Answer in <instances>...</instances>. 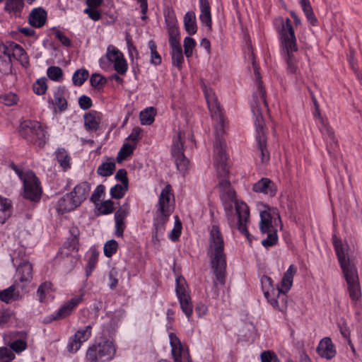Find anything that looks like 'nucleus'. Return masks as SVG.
<instances>
[{
  "label": "nucleus",
  "mask_w": 362,
  "mask_h": 362,
  "mask_svg": "<svg viewBox=\"0 0 362 362\" xmlns=\"http://www.w3.org/2000/svg\"><path fill=\"white\" fill-rule=\"evenodd\" d=\"M204 95L211 117L216 122L215 126L214 162L219 177H226L229 173L226 153V144L223 138L225 132L226 119L217 97L211 89L204 87Z\"/></svg>",
  "instance_id": "1"
},
{
  "label": "nucleus",
  "mask_w": 362,
  "mask_h": 362,
  "mask_svg": "<svg viewBox=\"0 0 362 362\" xmlns=\"http://www.w3.org/2000/svg\"><path fill=\"white\" fill-rule=\"evenodd\" d=\"M255 74L257 76V89L253 93L251 103L252 111L255 117V124L256 127V154L260 158L262 164H267L270 159V153L267 148V136L265 122L262 114V105L267 107L266 101V91L262 86L259 73L253 62Z\"/></svg>",
  "instance_id": "2"
},
{
  "label": "nucleus",
  "mask_w": 362,
  "mask_h": 362,
  "mask_svg": "<svg viewBox=\"0 0 362 362\" xmlns=\"http://www.w3.org/2000/svg\"><path fill=\"white\" fill-rule=\"evenodd\" d=\"M218 188L219 189L220 198L230 226L233 227L234 225V216L233 215V204L234 203L238 218L237 228L249 241H251V235L247 228V223L250 218V209L248 206L245 202L236 199L235 192L228 180L225 178L221 179L218 184Z\"/></svg>",
  "instance_id": "3"
},
{
  "label": "nucleus",
  "mask_w": 362,
  "mask_h": 362,
  "mask_svg": "<svg viewBox=\"0 0 362 362\" xmlns=\"http://www.w3.org/2000/svg\"><path fill=\"white\" fill-rule=\"evenodd\" d=\"M208 255L216 276L214 286H223L226 282V255L224 252L223 235L217 225H213L209 230Z\"/></svg>",
  "instance_id": "4"
},
{
  "label": "nucleus",
  "mask_w": 362,
  "mask_h": 362,
  "mask_svg": "<svg viewBox=\"0 0 362 362\" xmlns=\"http://www.w3.org/2000/svg\"><path fill=\"white\" fill-rule=\"evenodd\" d=\"M297 269L293 265L289 266L282 278L281 286L274 288L272 279L266 275L261 278V284L265 298L271 305L277 310L284 312L287 308L286 293L291 289L293 276Z\"/></svg>",
  "instance_id": "5"
},
{
  "label": "nucleus",
  "mask_w": 362,
  "mask_h": 362,
  "mask_svg": "<svg viewBox=\"0 0 362 362\" xmlns=\"http://www.w3.org/2000/svg\"><path fill=\"white\" fill-rule=\"evenodd\" d=\"M281 26L278 28L282 52L290 74H297L298 71V59L294 53L298 51L295 32L289 18L280 19Z\"/></svg>",
  "instance_id": "6"
},
{
  "label": "nucleus",
  "mask_w": 362,
  "mask_h": 362,
  "mask_svg": "<svg viewBox=\"0 0 362 362\" xmlns=\"http://www.w3.org/2000/svg\"><path fill=\"white\" fill-rule=\"evenodd\" d=\"M171 197H173L171 185L168 184L162 189L159 196L158 202L156 204L152 235V241L154 244L159 243V236L163 235L165 233V224L168 221L169 217L172 213V209L169 204Z\"/></svg>",
  "instance_id": "7"
},
{
  "label": "nucleus",
  "mask_w": 362,
  "mask_h": 362,
  "mask_svg": "<svg viewBox=\"0 0 362 362\" xmlns=\"http://www.w3.org/2000/svg\"><path fill=\"white\" fill-rule=\"evenodd\" d=\"M21 137L28 142L42 148L47 140V132L37 121L26 119L21 122L18 129Z\"/></svg>",
  "instance_id": "8"
},
{
  "label": "nucleus",
  "mask_w": 362,
  "mask_h": 362,
  "mask_svg": "<svg viewBox=\"0 0 362 362\" xmlns=\"http://www.w3.org/2000/svg\"><path fill=\"white\" fill-rule=\"evenodd\" d=\"M116 347L112 341L105 340L88 347L86 359L90 362H107L115 356Z\"/></svg>",
  "instance_id": "9"
},
{
  "label": "nucleus",
  "mask_w": 362,
  "mask_h": 362,
  "mask_svg": "<svg viewBox=\"0 0 362 362\" xmlns=\"http://www.w3.org/2000/svg\"><path fill=\"white\" fill-rule=\"evenodd\" d=\"M23 183V197L30 202H38L41 199L42 190L35 174L31 170L26 171Z\"/></svg>",
  "instance_id": "10"
},
{
  "label": "nucleus",
  "mask_w": 362,
  "mask_h": 362,
  "mask_svg": "<svg viewBox=\"0 0 362 362\" xmlns=\"http://www.w3.org/2000/svg\"><path fill=\"white\" fill-rule=\"evenodd\" d=\"M184 134L179 132L173 139L171 146V154L175 159L177 169L182 173H185L189 167V160L184 155V141L182 139Z\"/></svg>",
  "instance_id": "11"
},
{
  "label": "nucleus",
  "mask_w": 362,
  "mask_h": 362,
  "mask_svg": "<svg viewBox=\"0 0 362 362\" xmlns=\"http://www.w3.org/2000/svg\"><path fill=\"white\" fill-rule=\"evenodd\" d=\"M264 210L260 212L259 229L262 233L272 230H277L276 226L279 224L281 228L283 227L281 216L276 209H273L272 211Z\"/></svg>",
  "instance_id": "12"
},
{
  "label": "nucleus",
  "mask_w": 362,
  "mask_h": 362,
  "mask_svg": "<svg viewBox=\"0 0 362 362\" xmlns=\"http://www.w3.org/2000/svg\"><path fill=\"white\" fill-rule=\"evenodd\" d=\"M69 237L64 243L61 251L57 254V258L60 259L64 256L68 257L71 252H77L79 245V228L74 225L70 226L69 229Z\"/></svg>",
  "instance_id": "13"
},
{
  "label": "nucleus",
  "mask_w": 362,
  "mask_h": 362,
  "mask_svg": "<svg viewBox=\"0 0 362 362\" xmlns=\"http://www.w3.org/2000/svg\"><path fill=\"white\" fill-rule=\"evenodd\" d=\"M169 339L171 346V354L174 362H183V360L185 358L188 362H191L192 359L188 349L185 347L176 334L173 332L170 333Z\"/></svg>",
  "instance_id": "14"
},
{
  "label": "nucleus",
  "mask_w": 362,
  "mask_h": 362,
  "mask_svg": "<svg viewBox=\"0 0 362 362\" xmlns=\"http://www.w3.org/2000/svg\"><path fill=\"white\" fill-rule=\"evenodd\" d=\"M106 57L110 62L114 64V69L118 74L124 75L128 69V64L123 54L112 45L107 47Z\"/></svg>",
  "instance_id": "15"
},
{
  "label": "nucleus",
  "mask_w": 362,
  "mask_h": 362,
  "mask_svg": "<svg viewBox=\"0 0 362 362\" xmlns=\"http://www.w3.org/2000/svg\"><path fill=\"white\" fill-rule=\"evenodd\" d=\"M348 284L349 297L353 301H356L361 296V287L356 267L350 268L349 270L343 272Z\"/></svg>",
  "instance_id": "16"
},
{
  "label": "nucleus",
  "mask_w": 362,
  "mask_h": 362,
  "mask_svg": "<svg viewBox=\"0 0 362 362\" xmlns=\"http://www.w3.org/2000/svg\"><path fill=\"white\" fill-rule=\"evenodd\" d=\"M332 243L343 272H346V269L349 270L350 268L356 267L354 264H351L347 251L344 247L341 240L337 238L336 235H334L332 236Z\"/></svg>",
  "instance_id": "17"
},
{
  "label": "nucleus",
  "mask_w": 362,
  "mask_h": 362,
  "mask_svg": "<svg viewBox=\"0 0 362 362\" xmlns=\"http://www.w3.org/2000/svg\"><path fill=\"white\" fill-rule=\"evenodd\" d=\"M84 293L80 291V293L73 296L70 300L65 302L56 312L57 317L63 320L70 316L77 306L83 300Z\"/></svg>",
  "instance_id": "18"
},
{
  "label": "nucleus",
  "mask_w": 362,
  "mask_h": 362,
  "mask_svg": "<svg viewBox=\"0 0 362 362\" xmlns=\"http://www.w3.org/2000/svg\"><path fill=\"white\" fill-rule=\"evenodd\" d=\"M19 288L23 290L24 285H21L18 281H15L8 288L0 291V300L7 304L19 300L23 297Z\"/></svg>",
  "instance_id": "19"
},
{
  "label": "nucleus",
  "mask_w": 362,
  "mask_h": 362,
  "mask_svg": "<svg viewBox=\"0 0 362 362\" xmlns=\"http://www.w3.org/2000/svg\"><path fill=\"white\" fill-rule=\"evenodd\" d=\"M33 279V265L28 261L21 262L16 269V279L24 287Z\"/></svg>",
  "instance_id": "20"
},
{
  "label": "nucleus",
  "mask_w": 362,
  "mask_h": 362,
  "mask_svg": "<svg viewBox=\"0 0 362 362\" xmlns=\"http://www.w3.org/2000/svg\"><path fill=\"white\" fill-rule=\"evenodd\" d=\"M317 352L321 357L328 360L335 356L336 348L330 337H324L320 340L317 347Z\"/></svg>",
  "instance_id": "21"
},
{
  "label": "nucleus",
  "mask_w": 362,
  "mask_h": 362,
  "mask_svg": "<svg viewBox=\"0 0 362 362\" xmlns=\"http://www.w3.org/2000/svg\"><path fill=\"white\" fill-rule=\"evenodd\" d=\"M90 191V185L88 182H82L74 187L69 194L79 206L88 197Z\"/></svg>",
  "instance_id": "22"
},
{
  "label": "nucleus",
  "mask_w": 362,
  "mask_h": 362,
  "mask_svg": "<svg viewBox=\"0 0 362 362\" xmlns=\"http://www.w3.org/2000/svg\"><path fill=\"white\" fill-rule=\"evenodd\" d=\"M169 44L171 48L172 63L180 69L184 62V57L180 43V37L169 39Z\"/></svg>",
  "instance_id": "23"
},
{
  "label": "nucleus",
  "mask_w": 362,
  "mask_h": 362,
  "mask_svg": "<svg viewBox=\"0 0 362 362\" xmlns=\"http://www.w3.org/2000/svg\"><path fill=\"white\" fill-rule=\"evenodd\" d=\"M102 117V113L95 110H91L86 113L83 116V119L86 130L88 132H96L99 129Z\"/></svg>",
  "instance_id": "24"
},
{
  "label": "nucleus",
  "mask_w": 362,
  "mask_h": 362,
  "mask_svg": "<svg viewBox=\"0 0 362 362\" xmlns=\"http://www.w3.org/2000/svg\"><path fill=\"white\" fill-rule=\"evenodd\" d=\"M8 47L11 57L13 56L23 67L28 68L30 66V61L25 50L20 45L13 42Z\"/></svg>",
  "instance_id": "25"
},
{
  "label": "nucleus",
  "mask_w": 362,
  "mask_h": 362,
  "mask_svg": "<svg viewBox=\"0 0 362 362\" xmlns=\"http://www.w3.org/2000/svg\"><path fill=\"white\" fill-rule=\"evenodd\" d=\"M12 64L8 45L0 44V72L4 74L11 71Z\"/></svg>",
  "instance_id": "26"
},
{
  "label": "nucleus",
  "mask_w": 362,
  "mask_h": 362,
  "mask_svg": "<svg viewBox=\"0 0 362 362\" xmlns=\"http://www.w3.org/2000/svg\"><path fill=\"white\" fill-rule=\"evenodd\" d=\"M164 16L169 39L178 38L179 30L177 27V21L174 11L168 10L165 12Z\"/></svg>",
  "instance_id": "27"
},
{
  "label": "nucleus",
  "mask_w": 362,
  "mask_h": 362,
  "mask_svg": "<svg viewBox=\"0 0 362 362\" xmlns=\"http://www.w3.org/2000/svg\"><path fill=\"white\" fill-rule=\"evenodd\" d=\"M71 196V194L66 193L57 202L56 210L59 214L69 212L78 206Z\"/></svg>",
  "instance_id": "28"
},
{
  "label": "nucleus",
  "mask_w": 362,
  "mask_h": 362,
  "mask_svg": "<svg viewBox=\"0 0 362 362\" xmlns=\"http://www.w3.org/2000/svg\"><path fill=\"white\" fill-rule=\"evenodd\" d=\"M255 192L264 193L274 196L276 193V188L269 178L263 177L257 182L252 187Z\"/></svg>",
  "instance_id": "29"
},
{
  "label": "nucleus",
  "mask_w": 362,
  "mask_h": 362,
  "mask_svg": "<svg viewBox=\"0 0 362 362\" xmlns=\"http://www.w3.org/2000/svg\"><path fill=\"white\" fill-rule=\"evenodd\" d=\"M47 12L41 7L35 8L32 10L29 15V23L35 28L42 27L47 20Z\"/></svg>",
  "instance_id": "30"
},
{
  "label": "nucleus",
  "mask_w": 362,
  "mask_h": 362,
  "mask_svg": "<svg viewBox=\"0 0 362 362\" xmlns=\"http://www.w3.org/2000/svg\"><path fill=\"white\" fill-rule=\"evenodd\" d=\"M67 95V90L64 86H59L54 92V104L61 112L67 109L68 104L66 98Z\"/></svg>",
  "instance_id": "31"
},
{
  "label": "nucleus",
  "mask_w": 362,
  "mask_h": 362,
  "mask_svg": "<svg viewBox=\"0 0 362 362\" xmlns=\"http://www.w3.org/2000/svg\"><path fill=\"white\" fill-rule=\"evenodd\" d=\"M23 6V0H7L5 4L4 11L11 16L20 17Z\"/></svg>",
  "instance_id": "32"
},
{
  "label": "nucleus",
  "mask_w": 362,
  "mask_h": 362,
  "mask_svg": "<svg viewBox=\"0 0 362 362\" xmlns=\"http://www.w3.org/2000/svg\"><path fill=\"white\" fill-rule=\"evenodd\" d=\"M201 14L199 19L202 23H204L211 30V16L210 5L208 0H199Z\"/></svg>",
  "instance_id": "33"
},
{
  "label": "nucleus",
  "mask_w": 362,
  "mask_h": 362,
  "mask_svg": "<svg viewBox=\"0 0 362 362\" xmlns=\"http://www.w3.org/2000/svg\"><path fill=\"white\" fill-rule=\"evenodd\" d=\"M184 26L189 35H194L197 31L196 15L192 11H187L184 16Z\"/></svg>",
  "instance_id": "34"
},
{
  "label": "nucleus",
  "mask_w": 362,
  "mask_h": 362,
  "mask_svg": "<svg viewBox=\"0 0 362 362\" xmlns=\"http://www.w3.org/2000/svg\"><path fill=\"white\" fill-rule=\"evenodd\" d=\"M321 132L326 136L327 151L329 153L331 154L336 151L338 146V142L335 138L333 129L329 127H326V129H322Z\"/></svg>",
  "instance_id": "35"
},
{
  "label": "nucleus",
  "mask_w": 362,
  "mask_h": 362,
  "mask_svg": "<svg viewBox=\"0 0 362 362\" xmlns=\"http://www.w3.org/2000/svg\"><path fill=\"white\" fill-rule=\"evenodd\" d=\"M107 161L103 162L97 169V173L102 177H108L112 175L115 170L116 165L112 158H107Z\"/></svg>",
  "instance_id": "36"
},
{
  "label": "nucleus",
  "mask_w": 362,
  "mask_h": 362,
  "mask_svg": "<svg viewBox=\"0 0 362 362\" xmlns=\"http://www.w3.org/2000/svg\"><path fill=\"white\" fill-rule=\"evenodd\" d=\"M11 202L7 199H0V223H4L11 214Z\"/></svg>",
  "instance_id": "37"
},
{
  "label": "nucleus",
  "mask_w": 362,
  "mask_h": 362,
  "mask_svg": "<svg viewBox=\"0 0 362 362\" xmlns=\"http://www.w3.org/2000/svg\"><path fill=\"white\" fill-rule=\"evenodd\" d=\"M156 115L155 109L153 107H147L139 114V119L142 125H150L154 121Z\"/></svg>",
  "instance_id": "38"
},
{
  "label": "nucleus",
  "mask_w": 362,
  "mask_h": 362,
  "mask_svg": "<svg viewBox=\"0 0 362 362\" xmlns=\"http://www.w3.org/2000/svg\"><path fill=\"white\" fill-rule=\"evenodd\" d=\"M178 300L182 312L189 320L193 313V305L190 296L180 297Z\"/></svg>",
  "instance_id": "39"
},
{
  "label": "nucleus",
  "mask_w": 362,
  "mask_h": 362,
  "mask_svg": "<svg viewBox=\"0 0 362 362\" xmlns=\"http://www.w3.org/2000/svg\"><path fill=\"white\" fill-rule=\"evenodd\" d=\"M52 291H54L52 284L50 281H45L39 286L36 294L39 300L42 303L47 295Z\"/></svg>",
  "instance_id": "40"
},
{
  "label": "nucleus",
  "mask_w": 362,
  "mask_h": 362,
  "mask_svg": "<svg viewBox=\"0 0 362 362\" xmlns=\"http://www.w3.org/2000/svg\"><path fill=\"white\" fill-rule=\"evenodd\" d=\"M187 286L185 278L179 276L176 278L175 292L177 298L180 297L189 296L187 291Z\"/></svg>",
  "instance_id": "41"
},
{
  "label": "nucleus",
  "mask_w": 362,
  "mask_h": 362,
  "mask_svg": "<svg viewBox=\"0 0 362 362\" xmlns=\"http://www.w3.org/2000/svg\"><path fill=\"white\" fill-rule=\"evenodd\" d=\"M56 158L58 163L64 169L70 168V158L65 149H57L56 151Z\"/></svg>",
  "instance_id": "42"
},
{
  "label": "nucleus",
  "mask_w": 362,
  "mask_h": 362,
  "mask_svg": "<svg viewBox=\"0 0 362 362\" xmlns=\"http://www.w3.org/2000/svg\"><path fill=\"white\" fill-rule=\"evenodd\" d=\"M129 185L117 184L110 189V195L113 199L122 198L128 191Z\"/></svg>",
  "instance_id": "43"
},
{
  "label": "nucleus",
  "mask_w": 362,
  "mask_h": 362,
  "mask_svg": "<svg viewBox=\"0 0 362 362\" xmlns=\"http://www.w3.org/2000/svg\"><path fill=\"white\" fill-rule=\"evenodd\" d=\"M89 74L86 69L76 71L72 76V81L75 86H81L88 78Z\"/></svg>",
  "instance_id": "44"
},
{
  "label": "nucleus",
  "mask_w": 362,
  "mask_h": 362,
  "mask_svg": "<svg viewBox=\"0 0 362 362\" xmlns=\"http://www.w3.org/2000/svg\"><path fill=\"white\" fill-rule=\"evenodd\" d=\"M48 78L54 81H61L63 79V71L59 66H51L47 70Z\"/></svg>",
  "instance_id": "45"
},
{
  "label": "nucleus",
  "mask_w": 362,
  "mask_h": 362,
  "mask_svg": "<svg viewBox=\"0 0 362 362\" xmlns=\"http://www.w3.org/2000/svg\"><path fill=\"white\" fill-rule=\"evenodd\" d=\"M135 148L134 145H132L129 143L123 144L122 147L118 152L117 160L118 162L125 160L128 156L133 153L134 149Z\"/></svg>",
  "instance_id": "46"
},
{
  "label": "nucleus",
  "mask_w": 362,
  "mask_h": 362,
  "mask_svg": "<svg viewBox=\"0 0 362 362\" xmlns=\"http://www.w3.org/2000/svg\"><path fill=\"white\" fill-rule=\"evenodd\" d=\"M92 326L90 325L79 329L74 335L81 344L86 341L91 336Z\"/></svg>",
  "instance_id": "47"
},
{
  "label": "nucleus",
  "mask_w": 362,
  "mask_h": 362,
  "mask_svg": "<svg viewBox=\"0 0 362 362\" xmlns=\"http://www.w3.org/2000/svg\"><path fill=\"white\" fill-rule=\"evenodd\" d=\"M34 93L39 95H44L47 90V78L42 77L38 78L33 85Z\"/></svg>",
  "instance_id": "48"
},
{
  "label": "nucleus",
  "mask_w": 362,
  "mask_h": 362,
  "mask_svg": "<svg viewBox=\"0 0 362 362\" xmlns=\"http://www.w3.org/2000/svg\"><path fill=\"white\" fill-rule=\"evenodd\" d=\"M267 237L262 241V245L266 247H270L276 245L278 242L277 230L266 232Z\"/></svg>",
  "instance_id": "49"
},
{
  "label": "nucleus",
  "mask_w": 362,
  "mask_h": 362,
  "mask_svg": "<svg viewBox=\"0 0 362 362\" xmlns=\"http://www.w3.org/2000/svg\"><path fill=\"white\" fill-rule=\"evenodd\" d=\"M148 47L151 50V62L155 65L161 64V57L156 50V45L153 40L148 42Z\"/></svg>",
  "instance_id": "50"
},
{
  "label": "nucleus",
  "mask_w": 362,
  "mask_h": 362,
  "mask_svg": "<svg viewBox=\"0 0 362 362\" xmlns=\"http://www.w3.org/2000/svg\"><path fill=\"white\" fill-rule=\"evenodd\" d=\"M118 247V243L115 240H110L106 242L104 245V255L107 257H112L114 254L117 252Z\"/></svg>",
  "instance_id": "51"
},
{
  "label": "nucleus",
  "mask_w": 362,
  "mask_h": 362,
  "mask_svg": "<svg viewBox=\"0 0 362 362\" xmlns=\"http://www.w3.org/2000/svg\"><path fill=\"white\" fill-rule=\"evenodd\" d=\"M195 41L193 38L190 37H186L184 40V49H185V54L189 58L192 57L193 49L195 47Z\"/></svg>",
  "instance_id": "52"
},
{
  "label": "nucleus",
  "mask_w": 362,
  "mask_h": 362,
  "mask_svg": "<svg viewBox=\"0 0 362 362\" xmlns=\"http://www.w3.org/2000/svg\"><path fill=\"white\" fill-rule=\"evenodd\" d=\"M14 358L15 354L11 349L6 347L0 348V362H11Z\"/></svg>",
  "instance_id": "53"
},
{
  "label": "nucleus",
  "mask_w": 362,
  "mask_h": 362,
  "mask_svg": "<svg viewBox=\"0 0 362 362\" xmlns=\"http://www.w3.org/2000/svg\"><path fill=\"white\" fill-rule=\"evenodd\" d=\"M105 187L103 185H98L90 197V202L94 204H97L105 194Z\"/></svg>",
  "instance_id": "54"
},
{
  "label": "nucleus",
  "mask_w": 362,
  "mask_h": 362,
  "mask_svg": "<svg viewBox=\"0 0 362 362\" xmlns=\"http://www.w3.org/2000/svg\"><path fill=\"white\" fill-rule=\"evenodd\" d=\"M129 213V205L127 202L123 204L115 212V219L125 220Z\"/></svg>",
  "instance_id": "55"
},
{
  "label": "nucleus",
  "mask_w": 362,
  "mask_h": 362,
  "mask_svg": "<svg viewBox=\"0 0 362 362\" xmlns=\"http://www.w3.org/2000/svg\"><path fill=\"white\" fill-rule=\"evenodd\" d=\"M98 211L101 214H110L114 211L113 202L110 199L103 202L98 208Z\"/></svg>",
  "instance_id": "56"
},
{
  "label": "nucleus",
  "mask_w": 362,
  "mask_h": 362,
  "mask_svg": "<svg viewBox=\"0 0 362 362\" xmlns=\"http://www.w3.org/2000/svg\"><path fill=\"white\" fill-rule=\"evenodd\" d=\"M98 261V252H97L95 250H93L91 252L90 256L88 258V265H87V275H88L95 267V265Z\"/></svg>",
  "instance_id": "57"
},
{
  "label": "nucleus",
  "mask_w": 362,
  "mask_h": 362,
  "mask_svg": "<svg viewBox=\"0 0 362 362\" xmlns=\"http://www.w3.org/2000/svg\"><path fill=\"white\" fill-rule=\"evenodd\" d=\"M27 347L26 342L23 339H17L10 344V349L16 353H20Z\"/></svg>",
  "instance_id": "58"
},
{
  "label": "nucleus",
  "mask_w": 362,
  "mask_h": 362,
  "mask_svg": "<svg viewBox=\"0 0 362 362\" xmlns=\"http://www.w3.org/2000/svg\"><path fill=\"white\" fill-rule=\"evenodd\" d=\"M81 343L74 337H70L68 344L67 350L70 353H76L81 348Z\"/></svg>",
  "instance_id": "59"
},
{
  "label": "nucleus",
  "mask_w": 362,
  "mask_h": 362,
  "mask_svg": "<svg viewBox=\"0 0 362 362\" xmlns=\"http://www.w3.org/2000/svg\"><path fill=\"white\" fill-rule=\"evenodd\" d=\"M306 18H308V21L313 25H316L317 23V19L316 18L311 5L307 6H305L304 8H302Z\"/></svg>",
  "instance_id": "60"
},
{
  "label": "nucleus",
  "mask_w": 362,
  "mask_h": 362,
  "mask_svg": "<svg viewBox=\"0 0 362 362\" xmlns=\"http://www.w3.org/2000/svg\"><path fill=\"white\" fill-rule=\"evenodd\" d=\"M262 362H279L276 355L271 351H264L261 354Z\"/></svg>",
  "instance_id": "61"
},
{
  "label": "nucleus",
  "mask_w": 362,
  "mask_h": 362,
  "mask_svg": "<svg viewBox=\"0 0 362 362\" xmlns=\"http://www.w3.org/2000/svg\"><path fill=\"white\" fill-rule=\"evenodd\" d=\"M78 104L80 107L84 110L89 109L93 105L90 98L85 95L78 98Z\"/></svg>",
  "instance_id": "62"
},
{
  "label": "nucleus",
  "mask_w": 362,
  "mask_h": 362,
  "mask_svg": "<svg viewBox=\"0 0 362 362\" xmlns=\"http://www.w3.org/2000/svg\"><path fill=\"white\" fill-rule=\"evenodd\" d=\"M115 179L118 181H120L121 184L129 185L127 172L124 168L118 170L115 175Z\"/></svg>",
  "instance_id": "63"
},
{
  "label": "nucleus",
  "mask_w": 362,
  "mask_h": 362,
  "mask_svg": "<svg viewBox=\"0 0 362 362\" xmlns=\"http://www.w3.org/2000/svg\"><path fill=\"white\" fill-rule=\"evenodd\" d=\"M84 13L93 21H97L101 18V13L96 8H86Z\"/></svg>",
  "instance_id": "64"
}]
</instances>
